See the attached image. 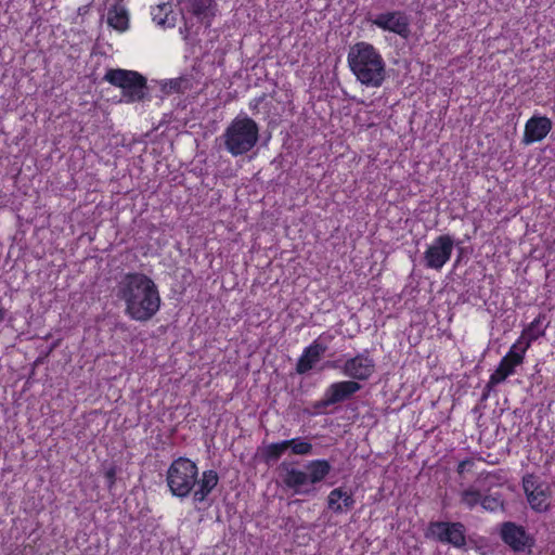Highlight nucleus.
<instances>
[{
    "mask_svg": "<svg viewBox=\"0 0 555 555\" xmlns=\"http://www.w3.org/2000/svg\"><path fill=\"white\" fill-rule=\"evenodd\" d=\"M116 297L125 304V314L138 322H147L160 308L155 282L144 273L128 272L116 285Z\"/></svg>",
    "mask_w": 555,
    "mask_h": 555,
    "instance_id": "obj_1",
    "label": "nucleus"
},
{
    "mask_svg": "<svg viewBox=\"0 0 555 555\" xmlns=\"http://www.w3.org/2000/svg\"><path fill=\"white\" fill-rule=\"evenodd\" d=\"M166 481L173 496L184 499L192 494L194 504H198L205 502L217 487L219 476L216 470L208 469L198 478V467L195 462L180 456L170 464Z\"/></svg>",
    "mask_w": 555,
    "mask_h": 555,
    "instance_id": "obj_2",
    "label": "nucleus"
},
{
    "mask_svg": "<svg viewBox=\"0 0 555 555\" xmlns=\"http://www.w3.org/2000/svg\"><path fill=\"white\" fill-rule=\"evenodd\" d=\"M348 64L357 79L366 87L378 88L386 79V64L373 44L361 41L350 47Z\"/></svg>",
    "mask_w": 555,
    "mask_h": 555,
    "instance_id": "obj_3",
    "label": "nucleus"
},
{
    "mask_svg": "<svg viewBox=\"0 0 555 555\" xmlns=\"http://www.w3.org/2000/svg\"><path fill=\"white\" fill-rule=\"evenodd\" d=\"M220 139L231 156H242L256 146L259 140V126L248 116H237L229 124Z\"/></svg>",
    "mask_w": 555,
    "mask_h": 555,
    "instance_id": "obj_4",
    "label": "nucleus"
},
{
    "mask_svg": "<svg viewBox=\"0 0 555 555\" xmlns=\"http://www.w3.org/2000/svg\"><path fill=\"white\" fill-rule=\"evenodd\" d=\"M103 79L112 86L121 89V102L135 103L151 99L147 80L138 72L111 68L105 73Z\"/></svg>",
    "mask_w": 555,
    "mask_h": 555,
    "instance_id": "obj_5",
    "label": "nucleus"
},
{
    "mask_svg": "<svg viewBox=\"0 0 555 555\" xmlns=\"http://www.w3.org/2000/svg\"><path fill=\"white\" fill-rule=\"evenodd\" d=\"M362 389V385L356 380H341L331 384L321 400L312 404L315 413L324 412L328 406L341 403L351 399L354 393Z\"/></svg>",
    "mask_w": 555,
    "mask_h": 555,
    "instance_id": "obj_6",
    "label": "nucleus"
},
{
    "mask_svg": "<svg viewBox=\"0 0 555 555\" xmlns=\"http://www.w3.org/2000/svg\"><path fill=\"white\" fill-rule=\"evenodd\" d=\"M428 534L438 542L456 548L466 546V528L460 521H431L428 526Z\"/></svg>",
    "mask_w": 555,
    "mask_h": 555,
    "instance_id": "obj_7",
    "label": "nucleus"
},
{
    "mask_svg": "<svg viewBox=\"0 0 555 555\" xmlns=\"http://www.w3.org/2000/svg\"><path fill=\"white\" fill-rule=\"evenodd\" d=\"M454 247V240L449 234L439 235L424 253L426 268L440 270L450 260Z\"/></svg>",
    "mask_w": 555,
    "mask_h": 555,
    "instance_id": "obj_8",
    "label": "nucleus"
},
{
    "mask_svg": "<svg viewBox=\"0 0 555 555\" xmlns=\"http://www.w3.org/2000/svg\"><path fill=\"white\" fill-rule=\"evenodd\" d=\"M332 366L338 367L337 362H333ZM339 369L345 376L352 378V380H367L375 372V361L369 351L364 350L353 358L347 359Z\"/></svg>",
    "mask_w": 555,
    "mask_h": 555,
    "instance_id": "obj_9",
    "label": "nucleus"
},
{
    "mask_svg": "<svg viewBox=\"0 0 555 555\" xmlns=\"http://www.w3.org/2000/svg\"><path fill=\"white\" fill-rule=\"evenodd\" d=\"M500 535L502 541L516 553L525 552L534 545V538L530 535L522 526L513 521L503 522Z\"/></svg>",
    "mask_w": 555,
    "mask_h": 555,
    "instance_id": "obj_10",
    "label": "nucleus"
},
{
    "mask_svg": "<svg viewBox=\"0 0 555 555\" xmlns=\"http://www.w3.org/2000/svg\"><path fill=\"white\" fill-rule=\"evenodd\" d=\"M525 352L526 348H520L517 344H514L507 354L502 358L496 370L491 374L487 388L492 389L495 385L514 374L515 367L522 363Z\"/></svg>",
    "mask_w": 555,
    "mask_h": 555,
    "instance_id": "obj_11",
    "label": "nucleus"
},
{
    "mask_svg": "<svg viewBox=\"0 0 555 555\" xmlns=\"http://www.w3.org/2000/svg\"><path fill=\"white\" fill-rule=\"evenodd\" d=\"M373 24L383 30L391 31L400 37L406 39L410 34V20L405 13L401 11H393L378 14Z\"/></svg>",
    "mask_w": 555,
    "mask_h": 555,
    "instance_id": "obj_12",
    "label": "nucleus"
},
{
    "mask_svg": "<svg viewBox=\"0 0 555 555\" xmlns=\"http://www.w3.org/2000/svg\"><path fill=\"white\" fill-rule=\"evenodd\" d=\"M553 122L546 116H532L525 126L522 143L526 145L542 141L552 130Z\"/></svg>",
    "mask_w": 555,
    "mask_h": 555,
    "instance_id": "obj_13",
    "label": "nucleus"
},
{
    "mask_svg": "<svg viewBox=\"0 0 555 555\" xmlns=\"http://www.w3.org/2000/svg\"><path fill=\"white\" fill-rule=\"evenodd\" d=\"M315 339L310 346L304 349L302 354L297 361L296 372L298 374H306L320 361L321 357L327 349V346Z\"/></svg>",
    "mask_w": 555,
    "mask_h": 555,
    "instance_id": "obj_14",
    "label": "nucleus"
},
{
    "mask_svg": "<svg viewBox=\"0 0 555 555\" xmlns=\"http://www.w3.org/2000/svg\"><path fill=\"white\" fill-rule=\"evenodd\" d=\"M185 9L206 27H210L216 16L217 4L214 0H185Z\"/></svg>",
    "mask_w": 555,
    "mask_h": 555,
    "instance_id": "obj_15",
    "label": "nucleus"
},
{
    "mask_svg": "<svg viewBox=\"0 0 555 555\" xmlns=\"http://www.w3.org/2000/svg\"><path fill=\"white\" fill-rule=\"evenodd\" d=\"M107 24L118 31L129 27V14L120 0H117L107 11Z\"/></svg>",
    "mask_w": 555,
    "mask_h": 555,
    "instance_id": "obj_16",
    "label": "nucleus"
},
{
    "mask_svg": "<svg viewBox=\"0 0 555 555\" xmlns=\"http://www.w3.org/2000/svg\"><path fill=\"white\" fill-rule=\"evenodd\" d=\"M309 483H318L325 479L330 474L332 466L326 460H314L306 465Z\"/></svg>",
    "mask_w": 555,
    "mask_h": 555,
    "instance_id": "obj_17",
    "label": "nucleus"
},
{
    "mask_svg": "<svg viewBox=\"0 0 555 555\" xmlns=\"http://www.w3.org/2000/svg\"><path fill=\"white\" fill-rule=\"evenodd\" d=\"M286 474L284 476V483L292 489H295L297 492L307 494L310 492V490L305 489L301 490V488L306 485H308V474L306 472L296 469V468H288L285 467Z\"/></svg>",
    "mask_w": 555,
    "mask_h": 555,
    "instance_id": "obj_18",
    "label": "nucleus"
},
{
    "mask_svg": "<svg viewBox=\"0 0 555 555\" xmlns=\"http://www.w3.org/2000/svg\"><path fill=\"white\" fill-rule=\"evenodd\" d=\"M550 496L548 487L543 483L539 489H537L533 493L527 495V500L530 506L541 513L546 512L548 509L547 499Z\"/></svg>",
    "mask_w": 555,
    "mask_h": 555,
    "instance_id": "obj_19",
    "label": "nucleus"
},
{
    "mask_svg": "<svg viewBox=\"0 0 555 555\" xmlns=\"http://www.w3.org/2000/svg\"><path fill=\"white\" fill-rule=\"evenodd\" d=\"M287 450L285 440L281 442H274L269 446H267L262 450V459L266 464H271L276 462L282 454Z\"/></svg>",
    "mask_w": 555,
    "mask_h": 555,
    "instance_id": "obj_20",
    "label": "nucleus"
},
{
    "mask_svg": "<svg viewBox=\"0 0 555 555\" xmlns=\"http://www.w3.org/2000/svg\"><path fill=\"white\" fill-rule=\"evenodd\" d=\"M481 492L475 487L470 486L460 493V502L468 509L475 508L481 501Z\"/></svg>",
    "mask_w": 555,
    "mask_h": 555,
    "instance_id": "obj_21",
    "label": "nucleus"
},
{
    "mask_svg": "<svg viewBox=\"0 0 555 555\" xmlns=\"http://www.w3.org/2000/svg\"><path fill=\"white\" fill-rule=\"evenodd\" d=\"M189 88L190 80L185 77L170 79L162 85V90L167 94L183 93Z\"/></svg>",
    "mask_w": 555,
    "mask_h": 555,
    "instance_id": "obj_22",
    "label": "nucleus"
},
{
    "mask_svg": "<svg viewBox=\"0 0 555 555\" xmlns=\"http://www.w3.org/2000/svg\"><path fill=\"white\" fill-rule=\"evenodd\" d=\"M287 449H291L293 454L296 455H309L312 453L313 447L310 442L302 440L301 438H293L285 440Z\"/></svg>",
    "mask_w": 555,
    "mask_h": 555,
    "instance_id": "obj_23",
    "label": "nucleus"
},
{
    "mask_svg": "<svg viewBox=\"0 0 555 555\" xmlns=\"http://www.w3.org/2000/svg\"><path fill=\"white\" fill-rule=\"evenodd\" d=\"M480 505L483 509L488 512H495L499 508L503 507V501L500 495L486 494L481 495Z\"/></svg>",
    "mask_w": 555,
    "mask_h": 555,
    "instance_id": "obj_24",
    "label": "nucleus"
},
{
    "mask_svg": "<svg viewBox=\"0 0 555 555\" xmlns=\"http://www.w3.org/2000/svg\"><path fill=\"white\" fill-rule=\"evenodd\" d=\"M343 496V489H333L327 496V507L336 514L343 513V505L339 503Z\"/></svg>",
    "mask_w": 555,
    "mask_h": 555,
    "instance_id": "obj_25",
    "label": "nucleus"
},
{
    "mask_svg": "<svg viewBox=\"0 0 555 555\" xmlns=\"http://www.w3.org/2000/svg\"><path fill=\"white\" fill-rule=\"evenodd\" d=\"M540 324V317L537 318L534 321L531 322L529 327L524 331V336L527 337L528 341L524 348H528L530 346V343L538 339L539 337L544 335V331L540 330L538 326Z\"/></svg>",
    "mask_w": 555,
    "mask_h": 555,
    "instance_id": "obj_26",
    "label": "nucleus"
},
{
    "mask_svg": "<svg viewBox=\"0 0 555 555\" xmlns=\"http://www.w3.org/2000/svg\"><path fill=\"white\" fill-rule=\"evenodd\" d=\"M168 9L169 5L166 3L157 5V8L152 12L153 21L160 26H173L172 23L168 22Z\"/></svg>",
    "mask_w": 555,
    "mask_h": 555,
    "instance_id": "obj_27",
    "label": "nucleus"
},
{
    "mask_svg": "<svg viewBox=\"0 0 555 555\" xmlns=\"http://www.w3.org/2000/svg\"><path fill=\"white\" fill-rule=\"evenodd\" d=\"M543 482L539 481L538 477L532 474H528L522 478V487L526 495L533 493L539 487H541Z\"/></svg>",
    "mask_w": 555,
    "mask_h": 555,
    "instance_id": "obj_28",
    "label": "nucleus"
},
{
    "mask_svg": "<svg viewBox=\"0 0 555 555\" xmlns=\"http://www.w3.org/2000/svg\"><path fill=\"white\" fill-rule=\"evenodd\" d=\"M340 500L343 505V512L351 509L356 503L353 495L345 490H343V496Z\"/></svg>",
    "mask_w": 555,
    "mask_h": 555,
    "instance_id": "obj_29",
    "label": "nucleus"
},
{
    "mask_svg": "<svg viewBox=\"0 0 555 555\" xmlns=\"http://www.w3.org/2000/svg\"><path fill=\"white\" fill-rule=\"evenodd\" d=\"M116 467L112 466L105 472V478L107 481V487L112 488L116 480Z\"/></svg>",
    "mask_w": 555,
    "mask_h": 555,
    "instance_id": "obj_30",
    "label": "nucleus"
},
{
    "mask_svg": "<svg viewBox=\"0 0 555 555\" xmlns=\"http://www.w3.org/2000/svg\"><path fill=\"white\" fill-rule=\"evenodd\" d=\"M474 465V461L470 459L463 460L459 463L456 472L463 475L469 467Z\"/></svg>",
    "mask_w": 555,
    "mask_h": 555,
    "instance_id": "obj_31",
    "label": "nucleus"
},
{
    "mask_svg": "<svg viewBox=\"0 0 555 555\" xmlns=\"http://www.w3.org/2000/svg\"><path fill=\"white\" fill-rule=\"evenodd\" d=\"M264 94L258 99L255 100V103H254V107H257L263 100H264Z\"/></svg>",
    "mask_w": 555,
    "mask_h": 555,
    "instance_id": "obj_32",
    "label": "nucleus"
},
{
    "mask_svg": "<svg viewBox=\"0 0 555 555\" xmlns=\"http://www.w3.org/2000/svg\"><path fill=\"white\" fill-rule=\"evenodd\" d=\"M490 391H491V389H488L487 386H486L485 389H483L482 398L483 399L487 398L489 396Z\"/></svg>",
    "mask_w": 555,
    "mask_h": 555,
    "instance_id": "obj_33",
    "label": "nucleus"
}]
</instances>
